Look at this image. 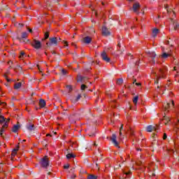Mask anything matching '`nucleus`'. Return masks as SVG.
<instances>
[{"mask_svg": "<svg viewBox=\"0 0 179 179\" xmlns=\"http://www.w3.org/2000/svg\"><path fill=\"white\" fill-rule=\"evenodd\" d=\"M174 30H179V24H176L174 26Z\"/></svg>", "mask_w": 179, "mask_h": 179, "instance_id": "nucleus-33", "label": "nucleus"}, {"mask_svg": "<svg viewBox=\"0 0 179 179\" xmlns=\"http://www.w3.org/2000/svg\"><path fill=\"white\" fill-rule=\"evenodd\" d=\"M80 97H81L80 94H78L76 97V101H78V100H79Z\"/></svg>", "mask_w": 179, "mask_h": 179, "instance_id": "nucleus-42", "label": "nucleus"}, {"mask_svg": "<svg viewBox=\"0 0 179 179\" xmlns=\"http://www.w3.org/2000/svg\"><path fill=\"white\" fill-rule=\"evenodd\" d=\"M175 78H176V80H178V82L179 83V73H178L175 76Z\"/></svg>", "mask_w": 179, "mask_h": 179, "instance_id": "nucleus-35", "label": "nucleus"}, {"mask_svg": "<svg viewBox=\"0 0 179 179\" xmlns=\"http://www.w3.org/2000/svg\"><path fill=\"white\" fill-rule=\"evenodd\" d=\"M164 114L169 112L171 110V107H174V101H171L169 103H164Z\"/></svg>", "mask_w": 179, "mask_h": 179, "instance_id": "nucleus-2", "label": "nucleus"}, {"mask_svg": "<svg viewBox=\"0 0 179 179\" xmlns=\"http://www.w3.org/2000/svg\"><path fill=\"white\" fill-rule=\"evenodd\" d=\"M37 66H38V69H40V67H38V65H37Z\"/></svg>", "mask_w": 179, "mask_h": 179, "instance_id": "nucleus-57", "label": "nucleus"}, {"mask_svg": "<svg viewBox=\"0 0 179 179\" xmlns=\"http://www.w3.org/2000/svg\"><path fill=\"white\" fill-rule=\"evenodd\" d=\"M171 13H172L173 15H176V13H174V11H172Z\"/></svg>", "mask_w": 179, "mask_h": 179, "instance_id": "nucleus-49", "label": "nucleus"}, {"mask_svg": "<svg viewBox=\"0 0 179 179\" xmlns=\"http://www.w3.org/2000/svg\"><path fill=\"white\" fill-rule=\"evenodd\" d=\"M68 92H72V90H73V87H72V85H67L66 86Z\"/></svg>", "mask_w": 179, "mask_h": 179, "instance_id": "nucleus-24", "label": "nucleus"}, {"mask_svg": "<svg viewBox=\"0 0 179 179\" xmlns=\"http://www.w3.org/2000/svg\"><path fill=\"white\" fill-rule=\"evenodd\" d=\"M19 141H22L20 138H19Z\"/></svg>", "mask_w": 179, "mask_h": 179, "instance_id": "nucleus-60", "label": "nucleus"}, {"mask_svg": "<svg viewBox=\"0 0 179 179\" xmlns=\"http://www.w3.org/2000/svg\"><path fill=\"white\" fill-rule=\"evenodd\" d=\"M68 159H71V157H68Z\"/></svg>", "mask_w": 179, "mask_h": 179, "instance_id": "nucleus-61", "label": "nucleus"}, {"mask_svg": "<svg viewBox=\"0 0 179 179\" xmlns=\"http://www.w3.org/2000/svg\"><path fill=\"white\" fill-rule=\"evenodd\" d=\"M136 65H139V60L136 62Z\"/></svg>", "mask_w": 179, "mask_h": 179, "instance_id": "nucleus-46", "label": "nucleus"}, {"mask_svg": "<svg viewBox=\"0 0 179 179\" xmlns=\"http://www.w3.org/2000/svg\"><path fill=\"white\" fill-rule=\"evenodd\" d=\"M173 71H177V67L175 66V67L173 68Z\"/></svg>", "mask_w": 179, "mask_h": 179, "instance_id": "nucleus-47", "label": "nucleus"}, {"mask_svg": "<svg viewBox=\"0 0 179 179\" xmlns=\"http://www.w3.org/2000/svg\"><path fill=\"white\" fill-rule=\"evenodd\" d=\"M178 122H179V120H178Z\"/></svg>", "mask_w": 179, "mask_h": 179, "instance_id": "nucleus-63", "label": "nucleus"}, {"mask_svg": "<svg viewBox=\"0 0 179 179\" xmlns=\"http://www.w3.org/2000/svg\"><path fill=\"white\" fill-rule=\"evenodd\" d=\"M20 87H22V83H17L14 85V89H15V90L20 89Z\"/></svg>", "mask_w": 179, "mask_h": 179, "instance_id": "nucleus-18", "label": "nucleus"}, {"mask_svg": "<svg viewBox=\"0 0 179 179\" xmlns=\"http://www.w3.org/2000/svg\"><path fill=\"white\" fill-rule=\"evenodd\" d=\"M123 83H124V80H122V78H120L117 81V85H122Z\"/></svg>", "mask_w": 179, "mask_h": 179, "instance_id": "nucleus-28", "label": "nucleus"}, {"mask_svg": "<svg viewBox=\"0 0 179 179\" xmlns=\"http://www.w3.org/2000/svg\"><path fill=\"white\" fill-rule=\"evenodd\" d=\"M94 146H96V143H94Z\"/></svg>", "mask_w": 179, "mask_h": 179, "instance_id": "nucleus-55", "label": "nucleus"}, {"mask_svg": "<svg viewBox=\"0 0 179 179\" xmlns=\"http://www.w3.org/2000/svg\"><path fill=\"white\" fill-rule=\"evenodd\" d=\"M163 139H164V140L167 139V134H166V133L164 134Z\"/></svg>", "mask_w": 179, "mask_h": 179, "instance_id": "nucleus-41", "label": "nucleus"}, {"mask_svg": "<svg viewBox=\"0 0 179 179\" xmlns=\"http://www.w3.org/2000/svg\"><path fill=\"white\" fill-rule=\"evenodd\" d=\"M28 30H29V33H31L33 31L31 30V29H29V28H28Z\"/></svg>", "mask_w": 179, "mask_h": 179, "instance_id": "nucleus-45", "label": "nucleus"}, {"mask_svg": "<svg viewBox=\"0 0 179 179\" xmlns=\"http://www.w3.org/2000/svg\"><path fill=\"white\" fill-rule=\"evenodd\" d=\"M110 141H112L113 143L116 146V148H120L119 143L117 142V136L115 134H113Z\"/></svg>", "mask_w": 179, "mask_h": 179, "instance_id": "nucleus-9", "label": "nucleus"}, {"mask_svg": "<svg viewBox=\"0 0 179 179\" xmlns=\"http://www.w3.org/2000/svg\"><path fill=\"white\" fill-rule=\"evenodd\" d=\"M171 152H172L173 153H174V150H172Z\"/></svg>", "mask_w": 179, "mask_h": 179, "instance_id": "nucleus-58", "label": "nucleus"}, {"mask_svg": "<svg viewBox=\"0 0 179 179\" xmlns=\"http://www.w3.org/2000/svg\"><path fill=\"white\" fill-rule=\"evenodd\" d=\"M59 40H61V38H59Z\"/></svg>", "mask_w": 179, "mask_h": 179, "instance_id": "nucleus-62", "label": "nucleus"}, {"mask_svg": "<svg viewBox=\"0 0 179 179\" xmlns=\"http://www.w3.org/2000/svg\"><path fill=\"white\" fill-rule=\"evenodd\" d=\"M177 128H178V129H179V127H177Z\"/></svg>", "mask_w": 179, "mask_h": 179, "instance_id": "nucleus-59", "label": "nucleus"}, {"mask_svg": "<svg viewBox=\"0 0 179 179\" xmlns=\"http://www.w3.org/2000/svg\"><path fill=\"white\" fill-rule=\"evenodd\" d=\"M11 162H15V160H16V158L15 157H9L8 158Z\"/></svg>", "mask_w": 179, "mask_h": 179, "instance_id": "nucleus-40", "label": "nucleus"}, {"mask_svg": "<svg viewBox=\"0 0 179 179\" xmlns=\"http://www.w3.org/2000/svg\"><path fill=\"white\" fill-rule=\"evenodd\" d=\"M162 121L165 125H167V123L170 122V118L167 116H164Z\"/></svg>", "mask_w": 179, "mask_h": 179, "instance_id": "nucleus-15", "label": "nucleus"}, {"mask_svg": "<svg viewBox=\"0 0 179 179\" xmlns=\"http://www.w3.org/2000/svg\"><path fill=\"white\" fill-rule=\"evenodd\" d=\"M141 83H136V86H141Z\"/></svg>", "mask_w": 179, "mask_h": 179, "instance_id": "nucleus-43", "label": "nucleus"}, {"mask_svg": "<svg viewBox=\"0 0 179 179\" xmlns=\"http://www.w3.org/2000/svg\"><path fill=\"white\" fill-rule=\"evenodd\" d=\"M85 89H87V86H86L85 84H83L81 85V90H85Z\"/></svg>", "mask_w": 179, "mask_h": 179, "instance_id": "nucleus-32", "label": "nucleus"}, {"mask_svg": "<svg viewBox=\"0 0 179 179\" xmlns=\"http://www.w3.org/2000/svg\"><path fill=\"white\" fill-rule=\"evenodd\" d=\"M40 164L43 169H47L50 166V159L48 157H43L40 161Z\"/></svg>", "mask_w": 179, "mask_h": 179, "instance_id": "nucleus-3", "label": "nucleus"}, {"mask_svg": "<svg viewBox=\"0 0 179 179\" xmlns=\"http://www.w3.org/2000/svg\"><path fill=\"white\" fill-rule=\"evenodd\" d=\"M87 179H97V176L94 175H88Z\"/></svg>", "mask_w": 179, "mask_h": 179, "instance_id": "nucleus-25", "label": "nucleus"}, {"mask_svg": "<svg viewBox=\"0 0 179 179\" xmlns=\"http://www.w3.org/2000/svg\"><path fill=\"white\" fill-rule=\"evenodd\" d=\"M83 42H84L85 44H90V43H92V38H90V36H85V37L83 38Z\"/></svg>", "mask_w": 179, "mask_h": 179, "instance_id": "nucleus-13", "label": "nucleus"}, {"mask_svg": "<svg viewBox=\"0 0 179 179\" xmlns=\"http://www.w3.org/2000/svg\"><path fill=\"white\" fill-rule=\"evenodd\" d=\"M76 178V175L73 174L72 176H71V178Z\"/></svg>", "mask_w": 179, "mask_h": 179, "instance_id": "nucleus-44", "label": "nucleus"}, {"mask_svg": "<svg viewBox=\"0 0 179 179\" xmlns=\"http://www.w3.org/2000/svg\"><path fill=\"white\" fill-rule=\"evenodd\" d=\"M22 142H26V140H23Z\"/></svg>", "mask_w": 179, "mask_h": 179, "instance_id": "nucleus-53", "label": "nucleus"}, {"mask_svg": "<svg viewBox=\"0 0 179 179\" xmlns=\"http://www.w3.org/2000/svg\"><path fill=\"white\" fill-rule=\"evenodd\" d=\"M20 143H18V145H17L16 146H15V148L13 150V151H12V152H11V155L12 156H13V157H15V156H16V155H17V152H18V150H19V149H20V146H19V145H20Z\"/></svg>", "mask_w": 179, "mask_h": 179, "instance_id": "nucleus-12", "label": "nucleus"}, {"mask_svg": "<svg viewBox=\"0 0 179 179\" xmlns=\"http://www.w3.org/2000/svg\"><path fill=\"white\" fill-rule=\"evenodd\" d=\"M6 107V103L0 101V108Z\"/></svg>", "mask_w": 179, "mask_h": 179, "instance_id": "nucleus-29", "label": "nucleus"}, {"mask_svg": "<svg viewBox=\"0 0 179 179\" xmlns=\"http://www.w3.org/2000/svg\"><path fill=\"white\" fill-rule=\"evenodd\" d=\"M32 45L36 50H40V48H41V42H40V41L34 40Z\"/></svg>", "mask_w": 179, "mask_h": 179, "instance_id": "nucleus-7", "label": "nucleus"}, {"mask_svg": "<svg viewBox=\"0 0 179 179\" xmlns=\"http://www.w3.org/2000/svg\"><path fill=\"white\" fill-rule=\"evenodd\" d=\"M46 103L44 99L39 100V107L40 108H44L45 107Z\"/></svg>", "mask_w": 179, "mask_h": 179, "instance_id": "nucleus-14", "label": "nucleus"}, {"mask_svg": "<svg viewBox=\"0 0 179 179\" xmlns=\"http://www.w3.org/2000/svg\"><path fill=\"white\" fill-rule=\"evenodd\" d=\"M166 72H167V67L166 66L159 69V75L161 78H166Z\"/></svg>", "mask_w": 179, "mask_h": 179, "instance_id": "nucleus-8", "label": "nucleus"}, {"mask_svg": "<svg viewBox=\"0 0 179 179\" xmlns=\"http://www.w3.org/2000/svg\"><path fill=\"white\" fill-rule=\"evenodd\" d=\"M128 131L131 136H134V135H135V134L134 133V130H132L131 127H129V129Z\"/></svg>", "mask_w": 179, "mask_h": 179, "instance_id": "nucleus-30", "label": "nucleus"}, {"mask_svg": "<svg viewBox=\"0 0 179 179\" xmlns=\"http://www.w3.org/2000/svg\"><path fill=\"white\" fill-rule=\"evenodd\" d=\"M48 37H50V34H48V32H46L45 34V40H47V38H48Z\"/></svg>", "mask_w": 179, "mask_h": 179, "instance_id": "nucleus-34", "label": "nucleus"}, {"mask_svg": "<svg viewBox=\"0 0 179 179\" xmlns=\"http://www.w3.org/2000/svg\"><path fill=\"white\" fill-rule=\"evenodd\" d=\"M162 58H169V57H171V52H163L162 55H161Z\"/></svg>", "mask_w": 179, "mask_h": 179, "instance_id": "nucleus-16", "label": "nucleus"}, {"mask_svg": "<svg viewBox=\"0 0 179 179\" xmlns=\"http://www.w3.org/2000/svg\"><path fill=\"white\" fill-rule=\"evenodd\" d=\"M152 176L153 177H155V176H156V175H155V173H152Z\"/></svg>", "mask_w": 179, "mask_h": 179, "instance_id": "nucleus-51", "label": "nucleus"}, {"mask_svg": "<svg viewBox=\"0 0 179 179\" xmlns=\"http://www.w3.org/2000/svg\"><path fill=\"white\" fill-rule=\"evenodd\" d=\"M62 43H64V44H65V47H68L69 45V44L68 43V41H63Z\"/></svg>", "mask_w": 179, "mask_h": 179, "instance_id": "nucleus-37", "label": "nucleus"}, {"mask_svg": "<svg viewBox=\"0 0 179 179\" xmlns=\"http://www.w3.org/2000/svg\"><path fill=\"white\" fill-rule=\"evenodd\" d=\"M146 131H147V132H153V131H159V126L149 125L146 127Z\"/></svg>", "mask_w": 179, "mask_h": 179, "instance_id": "nucleus-5", "label": "nucleus"}, {"mask_svg": "<svg viewBox=\"0 0 179 179\" xmlns=\"http://www.w3.org/2000/svg\"><path fill=\"white\" fill-rule=\"evenodd\" d=\"M137 150H141V149H139V148H137Z\"/></svg>", "mask_w": 179, "mask_h": 179, "instance_id": "nucleus-56", "label": "nucleus"}, {"mask_svg": "<svg viewBox=\"0 0 179 179\" xmlns=\"http://www.w3.org/2000/svg\"><path fill=\"white\" fill-rule=\"evenodd\" d=\"M19 128H20V124L14 125L12 129L13 132H17V131H19Z\"/></svg>", "mask_w": 179, "mask_h": 179, "instance_id": "nucleus-17", "label": "nucleus"}, {"mask_svg": "<svg viewBox=\"0 0 179 179\" xmlns=\"http://www.w3.org/2000/svg\"><path fill=\"white\" fill-rule=\"evenodd\" d=\"M67 73H68V71H66V70H65V69H62V73L63 75H66Z\"/></svg>", "mask_w": 179, "mask_h": 179, "instance_id": "nucleus-36", "label": "nucleus"}, {"mask_svg": "<svg viewBox=\"0 0 179 179\" xmlns=\"http://www.w3.org/2000/svg\"><path fill=\"white\" fill-rule=\"evenodd\" d=\"M123 127H124V124H122V125H121V127H120V135H122V133L121 132V131H122Z\"/></svg>", "mask_w": 179, "mask_h": 179, "instance_id": "nucleus-38", "label": "nucleus"}, {"mask_svg": "<svg viewBox=\"0 0 179 179\" xmlns=\"http://www.w3.org/2000/svg\"><path fill=\"white\" fill-rule=\"evenodd\" d=\"M72 45H76L75 43H72Z\"/></svg>", "mask_w": 179, "mask_h": 179, "instance_id": "nucleus-54", "label": "nucleus"}, {"mask_svg": "<svg viewBox=\"0 0 179 179\" xmlns=\"http://www.w3.org/2000/svg\"><path fill=\"white\" fill-rule=\"evenodd\" d=\"M139 99V96H136L134 99H133V103L135 104V106H136L137 103H138V100Z\"/></svg>", "mask_w": 179, "mask_h": 179, "instance_id": "nucleus-23", "label": "nucleus"}, {"mask_svg": "<svg viewBox=\"0 0 179 179\" xmlns=\"http://www.w3.org/2000/svg\"><path fill=\"white\" fill-rule=\"evenodd\" d=\"M101 57L103 61H105V62H110L111 61V59H110V57H108L107 55V52L104 51L101 54Z\"/></svg>", "mask_w": 179, "mask_h": 179, "instance_id": "nucleus-6", "label": "nucleus"}, {"mask_svg": "<svg viewBox=\"0 0 179 179\" xmlns=\"http://www.w3.org/2000/svg\"><path fill=\"white\" fill-rule=\"evenodd\" d=\"M29 34H27V32H22V38H27Z\"/></svg>", "mask_w": 179, "mask_h": 179, "instance_id": "nucleus-26", "label": "nucleus"}, {"mask_svg": "<svg viewBox=\"0 0 179 179\" xmlns=\"http://www.w3.org/2000/svg\"><path fill=\"white\" fill-rule=\"evenodd\" d=\"M49 41L46 43L48 47H51V45H58V38L52 37L49 38Z\"/></svg>", "mask_w": 179, "mask_h": 179, "instance_id": "nucleus-4", "label": "nucleus"}, {"mask_svg": "<svg viewBox=\"0 0 179 179\" xmlns=\"http://www.w3.org/2000/svg\"><path fill=\"white\" fill-rule=\"evenodd\" d=\"M46 136H51V134H46Z\"/></svg>", "mask_w": 179, "mask_h": 179, "instance_id": "nucleus-48", "label": "nucleus"}, {"mask_svg": "<svg viewBox=\"0 0 179 179\" xmlns=\"http://www.w3.org/2000/svg\"><path fill=\"white\" fill-rule=\"evenodd\" d=\"M9 121H10V118L5 119V117L3 116L0 115V124H3V122H5V124L2 126V127L0 130V136H3V133L5 132V129H6V128H8V127L9 126L8 124Z\"/></svg>", "mask_w": 179, "mask_h": 179, "instance_id": "nucleus-1", "label": "nucleus"}, {"mask_svg": "<svg viewBox=\"0 0 179 179\" xmlns=\"http://www.w3.org/2000/svg\"><path fill=\"white\" fill-rule=\"evenodd\" d=\"M141 9V4L139 3H135L133 5V10L135 12V13H138V10Z\"/></svg>", "mask_w": 179, "mask_h": 179, "instance_id": "nucleus-10", "label": "nucleus"}, {"mask_svg": "<svg viewBox=\"0 0 179 179\" xmlns=\"http://www.w3.org/2000/svg\"><path fill=\"white\" fill-rule=\"evenodd\" d=\"M24 55H25L24 52L21 51L19 58H20V59H23V58H24Z\"/></svg>", "mask_w": 179, "mask_h": 179, "instance_id": "nucleus-27", "label": "nucleus"}, {"mask_svg": "<svg viewBox=\"0 0 179 179\" xmlns=\"http://www.w3.org/2000/svg\"><path fill=\"white\" fill-rule=\"evenodd\" d=\"M159 29H154L152 30V36L154 37H156L157 36V34H159Z\"/></svg>", "mask_w": 179, "mask_h": 179, "instance_id": "nucleus-19", "label": "nucleus"}, {"mask_svg": "<svg viewBox=\"0 0 179 179\" xmlns=\"http://www.w3.org/2000/svg\"><path fill=\"white\" fill-rule=\"evenodd\" d=\"M27 128L29 131H34V124H29Z\"/></svg>", "mask_w": 179, "mask_h": 179, "instance_id": "nucleus-22", "label": "nucleus"}, {"mask_svg": "<svg viewBox=\"0 0 179 179\" xmlns=\"http://www.w3.org/2000/svg\"><path fill=\"white\" fill-rule=\"evenodd\" d=\"M45 157H47V156H45Z\"/></svg>", "mask_w": 179, "mask_h": 179, "instance_id": "nucleus-64", "label": "nucleus"}, {"mask_svg": "<svg viewBox=\"0 0 179 179\" xmlns=\"http://www.w3.org/2000/svg\"><path fill=\"white\" fill-rule=\"evenodd\" d=\"M131 172L129 171V172H125L123 175V178H129V176H131Z\"/></svg>", "mask_w": 179, "mask_h": 179, "instance_id": "nucleus-21", "label": "nucleus"}, {"mask_svg": "<svg viewBox=\"0 0 179 179\" xmlns=\"http://www.w3.org/2000/svg\"><path fill=\"white\" fill-rule=\"evenodd\" d=\"M129 1V2H133V1H135V0H127Z\"/></svg>", "mask_w": 179, "mask_h": 179, "instance_id": "nucleus-50", "label": "nucleus"}, {"mask_svg": "<svg viewBox=\"0 0 179 179\" xmlns=\"http://www.w3.org/2000/svg\"><path fill=\"white\" fill-rule=\"evenodd\" d=\"M150 57H151V58H156V53L154 52L150 53Z\"/></svg>", "mask_w": 179, "mask_h": 179, "instance_id": "nucleus-31", "label": "nucleus"}, {"mask_svg": "<svg viewBox=\"0 0 179 179\" xmlns=\"http://www.w3.org/2000/svg\"><path fill=\"white\" fill-rule=\"evenodd\" d=\"M64 169H69V164H67L64 165Z\"/></svg>", "mask_w": 179, "mask_h": 179, "instance_id": "nucleus-39", "label": "nucleus"}, {"mask_svg": "<svg viewBox=\"0 0 179 179\" xmlns=\"http://www.w3.org/2000/svg\"><path fill=\"white\" fill-rule=\"evenodd\" d=\"M19 25H20V26H23V24H19Z\"/></svg>", "mask_w": 179, "mask_h": 179, "instance_id": "nucleus-52", "label": "nucleus"}, {"mask_svg": "<svg viewBox=\"0 0 179 179\" xmlns=\"http://www.w3.org/2000/svg\"><path fill=\"white\" fill-rule=\"evenodd\" d=\"M66 157H76V155L73 152H69L66 155Z\"/></svg>", "mask_w": 179, "mask_h": 179, "instance_id": "nucleus-20", "label": "nucleus"}, {"mask_svg": "<svg viewBox=\"0 0 179 179\" xmlns=\"http://www.w3.org/2000/svg\"><path fill=\"white\" fill-rule=\"evenodd\" d=\"M102 34H103V36H105L106 37H107V36H110V34H111V32H110V31H108V29H107V27H102Z\"/></svg>", "mask_w": 179, "mask_h": 179, "instance_id": "nucleus-11", "label": "nucleus"}]
</instances>
